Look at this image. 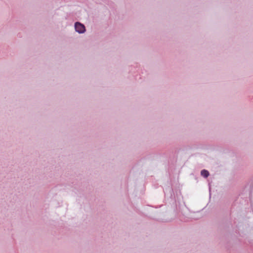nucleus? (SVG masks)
<instances>
[{
  "mask_svg": "<svg viewBox=\"0 0 253 253\" xmlns=\"http://www.w3.org/2000/svg\"><path fill=\"white\" fill-rule=\"evenodd\" d=\"M76 31L79 33H83L85 31V27L80 23L77 22L75 25Z\"/></svg>",
  "mask_w": 253,
  "mask_h": 253,
  "instance_id": "obj_1",
  "label": "nucleus"
},
{
  "mask_svg": "<svg viewBox=\"0 0 253 253\" xmlns=\"http://www.w3.org/2000/svg\"><path fill=\"white\" fill-rule=\"evenodd\" d=\"M201 175L204 177H207L209 175V172L207 170H202L201 172Z\"/></svg>",
  "mask_w": 253,
  "mask_h": 253,
  "instance_id": "obj_2",
  "label": "nucleus"
}]
</instances>
